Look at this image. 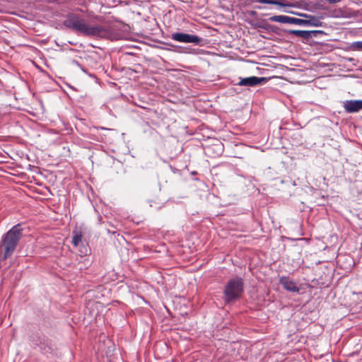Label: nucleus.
<instances>
[{"instance_id":"nucleus-3","label":"nucleus","mask_w":362,"mask_h":362,"mask_svg":"<svg viewBox=\"0 0 362 362\" xmlns=\"http://www.w3.org/2000/svg\"><path fill=\"white\" fill-rule=\"evenodd\" d=\"M243 291V282L240 278H235L228 281L224 290V297L226 302H230L238 298Z\"/></svg>"},{"instance_id":"nucleus-10","label":"nucleus","mask_w":362,"mask_h":362,"mask_svg":"<svg viewBox=\"0 0 362 362\" xmlns=\"http://www.w3.org/2000/svg\"><path fill=\"white\" fill-rule=\"evenodd\" d=\"M254 2L261 3V4H274L278 5L279 6H291V5L285 4L284 1H277V0H253Z\"/></svg>"},{"instance_id":"nucleus-4","label":"nucleus","mask_w":362,"mask_h":362,"mask_svg":"<svg viewBox=\"0 0 362 362\" xmlns=\"http://www.w3.org/2000/svg\"><path fill=\"white\" fill-rule=\"evenodd\" d=\"M171 38L177 42L185 43H194L199 45L202 42V38L197 35H190L187 33H173Z\"/></svg>"},{"instance_id":"nucleus-15","label":"nucleus","mask_w":362,"mask_h":362,"mask_svg":"<svg viewBox=\"0 0 362 362\" xmlns=\"http://www.w3.org/2000/svg\"><path fill=\"white\" fill-rule=\"evenodd\" d=\"M329 4H336L340 2L341 0H327Z\"/></svg>"},{"instance_id":"nucleus-8","label":"nucleus","mask_w":362,"mask_h":362,"mask_svg":"<svg viewBox=\"0 0 362 362\" xmlns=\"http://www.w3.org/2000/svg\"><path fill=\"white\" fill-rule=\"evenodd\" d=\"M281 284L284 288L289 291L298 292V288L295 282L290 280L288 277H281L280 279Z\"/></svg>"},{"instance_id":"nucleus-13","label":"nucleus","mask_w":362,"mask_h":362,"mask_svg":"<svg viewBox=\"0 0 362 362\" xmlns=\"http://www.w3.org/2000/svg\"><path fill=\"white\" fill-rule=\"evenodd\" d=\"M289 23L299 25H305V22L304 19L289 17Z\"/></svg>"},{"instance_id":"nucleus-14","label":"nucleus","mask_w":362,"mask_h":362,"mask_svg":"<svg viewBox=\"0 0 362 362\" xmlns=\"http://www.w3.org/2000/svg\"><path fill=\"white\" fill-rule=\"evenodd\" d=\"M353 46L357 49L362 50V41L354 42Z\"/></svg>"},{"instance_id":"nucleus-6","label":"nucleus","mask_w":362,"mask_h":362,"mask_svg":"<svg viewBox=\"0 0 362 362\" xmlns=\"http://www.w3.org/2000/svg\"><path fill=\"white\" fill-rule=\"evenodd\" d=\"M343 107L346 112H356L362 110V100H346L344 103Z\"/></svg>"},{"instance_id":"nucleus-12","label":"nucleus","mask_w":362,"mask_h":362,"mask_svg":"<svg viewBox=\"0 0 362 362\" xmlns=\"http://www.w3.org/2000/svg\"><path fill=\"white\" fill-rule=\"evenodd\" d=\"M291 33L296 36L300 37L305 39H308L311 37V32L307 30H291Z\"/></svg>"},{"instance_id":"nucleus-1","label":"nucleus","mask_w":362,"mask_h":362,"mask_svg":"<svg viewBox=\"0 0 362 362\" xmlns=\"http://www.w3.org/2000/svg\"><path fill=\"white\" fill-rule=\"evenodd\" d=\"M64 25L87 36H98L105 32L100 25H90L84 19L75 14H69L64 21Z\"/></svg>"},{"instance_id":"nucleus-11","label":"nucleus","mask_w":362,"mask_h":362,"mask_svg":"<svg viewBox=\"0 0 362 362\" xmlns=\"http://www.w3.org/2000/svg\"><path fill=\"white\" fill-rule=\"evenodd\" d=\"M289 17L287 16H274L269 18V21L272 22H278L281 23H289Z\"/></svg>"},{"instance_id":"nucleus-9","label":"nucleus","mask_w":362,"mask_h":362,"mask_svg":"<svg viewBox=\"0 0 362 362\" xmlns=\"http://www.w3.org/2000/svg\"><path fill=\"white\" fill-rule=\"evenodd\" d=\"M83 233L81 230H74L73 231L72 244L77 247L79 243L82 241Z\"/></svg>"},{"instance_id":"nucleus-5","label":"nucleus","mask_w":362,"mask_h":362,"mask_svg":"<svg viewBox=\"0 0 362 362\" xmlns=\"http://www.w3.org/2000/svg\"><path fill=\"white\" fill-rule=\"evenodd\" d=\"M295 14L306 18L304 19L305 22V25L306 26L321 27L322 25L320 21L323 18L322 16H311L303 13H295Z\"/></svg>"},{"instance_id":"nucleus-7","label":"nucleus","mask_w":362,"mask_h":362,"mask_svg":"<svg viewBox=\"0 0 362 362\" xmlns=\"http://www.w3.org/2000/svg\"><path fill=\"white\" fill-rule=\"evenodd\" d=\"M264 77L250 76L241 79L238 85L242 86H255L261 83L262 81H266Z\"/></svg>"},{"instance_id":"nucleus-2","label":"nucleus","mask_w":362,"mask_h":362,"mask_svg":"<svg viewBox=\"0 0 362 362\" xmlns=\"http://www.w3.org/2000/svg\"><path fill=\"white\" fill-rule=\"evenodd\" d=\"M22 237V229L19 224L14 226L3 237L0 242V258L6 259L15 251L17 245Z\"/></svg>"}]
</instances>
